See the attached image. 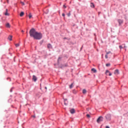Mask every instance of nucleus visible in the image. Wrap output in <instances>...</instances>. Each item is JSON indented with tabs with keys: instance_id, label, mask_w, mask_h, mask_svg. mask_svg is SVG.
<instances>
[{
	"instance_id": "f257e3e1",
	"label": "nucleus",
	"mask_w": 128,
	"mask_h": 128,
	"mask_svg": "<svg viewBox=\"0 0 128 128\" xmlns=\"http://www.w3.org/2000/svg\"><path fill=\"white\" fill-rule=\"evenodd\" d=\"M30 35L31 38H34V40H41L42 38V34L40 32H38L36 30V29L32 28L30 30Z\"/></svg>"
},
{
	"instance_id": "f03ea898",
	"label": "nucleus",
	"mask_w": 128,
	"mask_h": 128,
	"mask_svg": "<svg viewBox=\"0 0 128 128\" xmlns=\"http://www.w3.org/2000/svg\"><path fill=\"white\" fill-rule=\"evenodd\" d=\"M106 118L107 120H112V116L110 114H108L106 116Z\"/></svg>"
},
{
	"instance_id": "7ed1b4c3",
	"label": "nucleus",
	"mask_w": 128,
	"mask_h": 128,
	"mask_svg": "<svg viewBox=\"0 0 128 128\" xmlns=\"http://www.w3.org/2000/svg\"><path fill=\"white\" fill-rule=\"evenodd\" d=\"M103 118L100 116L97 119V122H102Z\"/></svg>"
},
{
	"instance_id": "20e7f679",
	"label": "nucleus",
	"mask_w": 128,
	"mask_h": 128,
	"mask_svg": "<svg viewBox=\"0 0 128 128\" xmlns=\"http://www.w3.org/2000/svg\"><path fill=\"white\" fill-rule=\"evenodd\" d=\"M118 22L120 25L122 24V22H124V21L122 20H120V19H118Z\"/></svg>"
},
{
	"instance_id": "39448f33",
	"label": "nucleus",
	"mask_w": 128,
	"mask_h": 128,
	"mask_svg": "<svg viewBox=\"0 0 128 128\" xmlns=\"http://www.w3.org/2000/svg\"><path fill=\"white\" fill-rule=\"evenodd\" d=\"M70 114H74L76 112V110L74 108H72L70 110Z\"/></svg>"
},
{
	"instance_id": "423d86ee",
	"label": "nucleus",
	"mask_w": 128,
	"mask_h": 128,
	"mask_svg": "<svg viewBox=\"0 0 128 128\" xmlns=\"http://www.w3.org/2000/svg\"><path fill=\"white\" fill-rule=\"evenodd\" d=\"M114 74H120V71L118 70H115Z\"/></svg>"
},
{
	"instance_id": "0eeeda50",
	"label": "nucleus",
	"mask_w": 128,
	"mask_h": 128,
	"mask_svg": "<svg viewBox=\"0 0 128 128\" xmlns=\"http://www.w3.org/2000/svg\"><path fill=\"white\" fill-rule=\"evenodd\" d=\"M48 48H52V44H48Z\"/></svg>"
},
{
	"instance_id": "6e6552de",
	"label": "nucleus",
	"mask_w": 128,
	"mask_h": 128,
	"mask_svg": "<svg viewBox=\"0 0 128 128\" xmlns=\"http://www.w3.org/2000/svg\"><path fill=\"white\" fill-rule=\"evenodd\" d=\"M109 74L108 76H112V73H110V71H108V70H106V74Z\"/></svg>"
},
{
	"instance_id": "1a4fd4ad",
	"label": "nucleus",
	"mask_w": 128,
	"mask_h": 128,
	"mask_svg": "<svg viewBox=\"0 0 128 128\" xmlns=\"http://www.w3.org/2000/svg\"><path fill=\"white\" fill-rule=\"evenodd\" d=\"M32 80H34V82H36V76L34 75L32 76Z\"/></svg>"
},
{
	"instance_id": "9d476101",
	"label": "nucleus",
	"mask_w": 128,
	"mask_h": 128,
	"mask_svg": "<svg viewBox=\"0 0 128 128\" xmlns=\"http://www.w3.org/2000/svg\"><path fill=\"white\" fill-rule=\"evenodd\" d=\"M8 38L9 40H12V36L10 35L8 37Z\"/></svg>"
},
{
	"instance_id": "9b49d317",
	"label": "nucleus",
	"mask_w": 128,
	"mask_h": 128,
	"mask_svg": "<svg viewBox=\"0 0 128 128\" xmlns=\"http://www.w3.org/2000/svg\"><path fill=\"white\" fill-rule=\"evenodd\" d=\"M24 12H21L20 13V16H24Z\"/></svg>"
},
{
	"instance_id": "f8f14e48",
	"label": "nucleus",
	"mask_w": 128,
	"mask_h": 128,
	"mask_svg": "<svg viewBox=\"0 0 128 128\" xmlns=\"http://www.w3.org/2000/svg\"><path fill=\"white\" fill-rule=\"evenodd\" d=\"M6 28H10V23H7L6 24Z\"/></svg>"
},
{
	"instance_id": "ddd939ff",
	"label": "nucleus",
	"mask_w": 128,
	"mask_h": 128,
	"mask_svg": "<svg viewBox=\"0 0 128 128\" xmlns=\"http://www.w3.org/2000/svg\"><path fill=\"white\" fill-rule=\"evenodd\" d=\"M90 6L92 8H94V4L93 3H91Z\"/></svg>"
},
{
	"instance_id": "4468645a",
	"label": "nucleus",
	"mask_w": 128,
	"mask_h": 128,
	"mask_svg": "<svg viewBox=\"0 0 128 128\" xmlns=\"http://www.w3.org/2000/svg\"><path fill=\"white\" fill-rule=\"evenodd\" d=\"M82 94H86V89H84L82 90Z\"/></svg>"
},
{
	"instance_id": "2eb2a0df",
	"label": "nucleus",
	"mask_w": 128,
	"mask_h": 128,
	"mask_svg": "<svg viewBox=\"0 0 128 128\" xmlns=\"http://www.w3.org/2000/svg\"><path fill=\"white\" fill-rule=\"evenodd\" d=\"M92 71L94 72H96V68H94L92 69Z\"/></svg>"
},
{
	"instance_id": "dca6fc26",
	"label": "nucleus",
	"mask_w": 128,
	"mask_h": 128,
	"mask_svg": "<svg viewBox=\"0 0 128 128\" xmlns=\"http://www.w3.org/2000/svg\"><path fill=\"white\" fill-rule=\"evenodd\" d=\"M28 16H29V18H32V13L29 14Z\"/></svg>"
},
{
	"instance_id": "f3484780",
	"label": "nucleus",
	"mask_w": 128,
	"mask_h": 128,
	"mask_svg": "<svg viewBox=\"0 0 128 128\" xmlns=\"http://www.w3.org/2000/svg\"><path fill=\"white\" fill-rule=\"evenodd\" d=\"M74 86V83H72L70 86V88H72V87Z\"/></svg>"
},
{
	"instance_id": "a211bd4d",
	"label": "nucleus",
	"mask_w": 128,
	"mask_h": 128,
	"mask_svg": "<svg viewBox=\"0 0 128 128\" xmlns=\"http://www.w3.org/2000/svg\"><path fill=\"white\" fill-rule=\"evenodd\" d=\"M16 48H18V46H20V44H15Z\"/></svg>"
},
{
	"instance_id": "6ab92c4d",
	"label": "nucleus",
	"mask_w": 128,
	"mask_h": 128,
	"mask_svg": "<svg viewBox=\"0 0 128 128\" xmlns=\"http://www.w3.org/2000/svg\"><path fill=\"white\" fill-rule=\"evenodd\" d=\"M5 16H10V14L8 13V12H6L4 14Z\"/></svg>"
},
{
	"instance_id": "aec40b11",
	"label": "nucleus",
	"mask_w": 128,
	"mask_h": 128,
	"mask_svg": "<svg viewBox=\"0 0 128 128\" xmlns=\"http://www.w3.org/2000/svg\"><path fill=\"white\" fill-rule=\"evenodd\" d=\"M86 116L87 118H90V116L88 114H86Z\"/></svg>"
},
{
	"instance_id": "412c9836",
	"label": "nucleus",
	"mask_w": 128,
	"mask_h": 128,
	"mask_svg": "<svg viewBox=\"0 0 128 128\" xmlns=\"http://www.w3.org/2000/svg\"><path fill=\"white\" fill-rule=\"evenodd\" d=\"M112 54V52L110 51L106 52V54Z\"/></svg>"
},
{
	"instance_id": "4be33fe9",
	"label": "nucleus",
	"mask_w": 128,
	"mask_h": 128,
	"mask_svg": "<svg viewBox=\"0 0 128 128\" xmlns=\"http://www.w3.org/2000/svg\"><path fill=\"white\" fill-rule=\"evenodd\" d=\"M110 66V64H106V66Z\"/></svg>"
},
{
	"instance_id": "5701e85b",
	"label": "nucleus",
	"mask_w": 128,
	"mask_h": 128,
	"mask_svg": "<svg viewBox=\"0 0 128 128\" xmlns=\"http://www.w3.org/2000/svg\"><path fill=\"white\" fill-rule=\"evenodd\" d=\"M119 48H120V50H122V48H124L122 46H120Z\"/></svg>"
},
{
	"instance_id": "b1692460",
	"label": "nucleus",
	"mask_w": 128,
	"mask_h": 128,
	"mask_svg": "<svg viewBox=\"0 0 128 128\" xmlns=\"http://www.w3.org/2000/svg\"><path fill=\"white\" fill-rule=\"evenodd\" d=\"M20 3L22 4V6H24V2H21Z\"/></svg>"
},
{
	"instance_id": "393cba45",
	"label": "nucleus",
	"mask_w": 128,
	"mask_h": 128,
	"mask_svg": "<svg viewBox=\"0 0 128 128\" xmlns=\"http://www.w3.org/2000/svg\"><path fill=\"white\" fill-rule=\"evenodd\" d=\"M105 58H108V54H106V55L105 56Z\"/></svg>"
},
{
	"instance_id": "a878e982",
	"label": "nucleus",
	"mask_w": 128,
	"mask_h": 128,
	"mask_svg": "<svg viewBox=\"0 0 128 128\" xmlns=\"http://www.w3.org/2000/svg\"><path fill=\"white\" fill-rule=\"evenodd\" d=\"M60 60H62V58L60 57H59L58 58V62H60Z\"/></svg>"
},
{
	"instance_id": "bb28decb",
	"label": "nucleus",
	"mask_w": 128,
	"mask_h": 128,
	"mask_svg": "<svg viewBox=\"0 0 128 128\" xmlns=\"http://www.w3.org/2000/svg\"><path fill=\"white\" fill-rule=\"evenodd\" d=\"M64 104L65 106H66L68 104V102H64Z\"/></svg>"
},
{
	"instance_id": "cd10ccee",
	"label": "nucleus",
	"mask_w": 128,
	"mask_h": 128,
	"mask_svg": "<svg viewBox=\"0 0 128 128\" xmlns=\"http://www.w3.org/2000/svg\"><path fill=\"white\" fill-rule=\"evenodd\" d=\"M66 100H68V99H66H66H64V102H66Z\"/></svg>"
},
{
	"instance_id": "c85d7f7f",
	"label": "nucleus",
	"mask_w": 128,
	"mask_h": 128,
	"mask_svg": "<svg viewBox=\"0 0 128 128\" xmlns=\"http://www.w3.org/2000/svg\"><path fill=\"white\" fill-rule=\"evenodd\" d=\"M63 6L64 8H66V5H64Z\"/></svg>"
},
{
	"instance_id": "c756f323",
	"label": "nucleus",
	"mask_w": 128,
	"mask_h": 128,
	"mask_svg": "<svg viewBox=\"0 0 128 128\" xmlns=\"http://www.w3.org/2000/svg\"><path fill=\"white\" fill-rule=\"evenodd\" d=\"M62 16H65L64 14L63 13V14H62Z\"/></svg>"
},
{
	"instance_id": "7c9ffc66",
	"label": "nucleus",
	"mask_w": 128,
	"mask_h": 128,
	"mask_svg": "<svg viewBox=\"0 0 128 128\" xmlns=\"http://www.w3.org/2000/svg\"><path fill=\"white\" fill-rule=\"evenodd\" d=\"M106 128H110V126H106Z\"/></svg>"
},
{
	"instance_id": "2f4dec72",
	"label": "nucleus",
	"mask_w": 128,
	"mask_h": 128,
	"mask_svg": "<svg viewBox=\"0 0 128 128\" xmlns=\"http://www.w3.org/2000/svg\"><path fill=\"white\" fill-rule=\"evenodd\" d=\"M32 118H36V116H33Z\"/></svg>"
},
{
	"instance_id": "473e14b6",
	"label": "nucleus",
	"mask_w": 128,
	"mask_h": 128,
	"mask_svg": "<svg viewBox=\"0 0 128 128\" xmlns=\"http://www.w3.org/2000/svg\"><path fill=\"white\" fill-rule=\"evenodd\" d=\"M48 88L46 87H45V90H47Z\"/></svg>"
},
{
	"instance_id": "72a5a7b5",
	"label": "nucleus",
	"mask_w": 128,
	"mask_h": 128,
	"mask_svg": "<svg viewBox=\"0 0 128 128\" xmlns=\"http://www.w3.org/2000/svg\"><path fill=\"white\" fill-rule=\"evenodd\" d=\"M6 12H8V9H6Z\"/></svg>"
},
{
	"instance_id": "f704fd0d",
	"label": "nucleus",
	"mask_w": 128,
	"mask_h": 128,
	"mask_svg": "<svg viewBox=\"0 0 128 128\" xmlns=\"http://www.w3.org/2000/svg\"><path fill=\"white\" fill-rule=\"evenodd\" d=\"M7 0V2H8V0Z\"/></svg>"
},
{
	"instance_id": "c9c22d12",
	"label": "nucleus",
	"mask_w": 128,
	"mask_h": 128,
	"mask_svg": "<svg viewBox=\"0 0 128 128\" xmlns=\"http://www.w3.org/2000/svg\"><path fill=\"white\" fill-rule=\"evenodd\" d=\"M22 32H24V31L22 30Z\"/></svg>"
},
{
	"instance_id": "e433bc0d",
	"label": "nucleus",
	"mask_w": 128,
	"mask_h": 128,
	"mask_svg": "<svg viewBox=\"0 0 128 128\" xmlns=\"http://www.w3.org/2000/svg\"><path fill=\"white\" fill-rule=\"evenodd\" d=\"M68 16H70V14H68Z\"/></svg>"
},
{
	"instance_id": "4c0bfd02",
	"label": "nucleus",
	"mask_w": 128,
	"mask_h": 128,
	"mask_svg": "<svg viewBox=\"0 0 128 128\" xmlns=\"http://www.w3.org/2000/svg\"><path fill=\"white\" fill-rule=\"evenodd\" d=\"M124 48H126V46H124Z\"/></svg>"
},
{
	"instance_id": "58836bf2",
	"label": "nucleus",
	"mask_w": 128,
	"mask_h": 128,
	"mask_svg": "<svg viewBox=\"0 0 128 128\" xmlns=\"http://www.w3.org/2000/svg\"><path fill=\"white\" fill-rule=\"evenodd\" d=\"M26 34H28V32H26Z\"/></svg>"
}]
</instances>
